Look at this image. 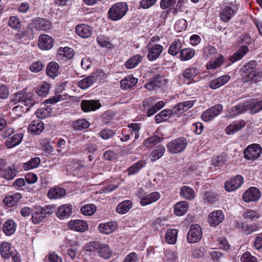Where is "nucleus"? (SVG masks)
<instances>
[{
    "label": "nucleus",
    "mask_w": 262,
    "mask_h": 262,
    "mask_svg": "<svg viewBox=\"0 0 262 262\" xmlns=\"http://www.w3.org/2000/svg\"><path fill=\"white\" fill-rule=\"evenodd\" d=\"M224 217V214L222 210L213 211L208 215V223L211 226L216 227L223 222Z\"/></svg>",
    "instance_id": "9"
},
{
    "label": "nucleus",
    "mask_w": 262,
    "mask_h": 262,
    "mask_svg": "<svg viewBox=\"0 0 262 262\" xmlns=\"http://www.w3.org/2000/svg\"><path fill=\"white\" fill-rule=\"evenodd\" d=\"M182 43L179 39H176L170 45L168 52L172 56H176L180 52H181Z\"/></svg>",
    "instance_id": "40"
},
{
    "label": "nucleus",
    "mask_w": 262,
    "mask_h": 262,
    "mask_svg": "<svg viewBox=\"0 0 262 262\" xmlns=\"http://www.w3.org/2000/svg\"><path fill=\"white\" fill-rule=\"evenodd\" d=\"M180 196L186 200L191 201L195 198V192L194 190L188 186H183L180 189Z\"/></svg>",
    "instance_id": "27"
},
{
    "label": "nucleus",
    "mask_w": 262,
    "mask_h": 262,
    "mask_svg": "<svg viewBox=\"0 0 262 262\" xmlns=\"http://www.w3.org/2000/svg\"><path fill=\"white\" fill-rule=\"evenodd\" d=\"M89 125V122L85 119L78 120L74 123V128L79 130L85 129L88 128Z\"/></svg>",
    "instance_id": "57"
},
{
    "label": "nucleus",
    "mask_w": 262,
    "mask_h": 262,
    "mask_svg": "<svg viewBox=\"0 0 262 262\" xmlns=\"http://www.w3.org/2000/svg\"><path fill=\"white\" fill-rule=\"evenodd\" d=\"M248 106V105L247 104H239L233 106L229 111V116L233 117L244 113L247 110Z\"/></svg>",
    "instance_id": "41"
},
{
    "label": "nucleus",
    "mask_w": 262,
    "mask_h": 262,
    "mask_svg": "<svg viewBox=\"0 0 262 262\" xmlns=\"http://www.w3.org/2000/svg\"><path fill=\"white\" fill-rule=\"evenodd\" d=\"M262 110V99L255 102L250 107V112L252 114H256Z\"/></svg>",
    "instance_id": "64"
},
{
    "label": "nucleus",
    "mask_w": 262,
    "mask_h": 262,
    "mask_svg": "<svg viewBox=\"0 0 262 262\" xmlns=\"http://www.w3.org/2000/svg\"><path fill=\"white\" fill-rule=\"evenodd\" d=\"M146 163L144 161H139L129 167L127 169L129 174H134L143 167Z\"/></svg>",
    "instance_id": "54"
},
{
    "label": "nucleus",
    "mask_w": 262,
    "mask_h": 262,
    "mask_svg": "<svg viewBox=\"0 0 262 262\" xmlns=\"http://www.w3.org/2000/svg\"><path fill=\"white\" fill-rule=\"evenodd\" d=\"M161 197L159 192L154 191L149 194H146L144 198H142L140 200V203L141 206H145L157 201Z\"/></svg>",
    "instance_id": "18"
},
{
    "label": "nucleus",
    "mask_w": 262,
    "mask_h": 262,
    "mask_svg": "<svg viewBox=\"0 0 262 262\" xmlns=\"http://www.w3.org/2000/svg\"><path fill=\"white\" fill-rule=\"evenodd\" d=\"M177 253L175 251H166L165 254V259L167 262H176L177 261Z\"/></svg>",
    "instance_id": "58"
},
{
    "label": "nucleus",
    "mask_w": 262,
    "mask_h": 262,
    "mask_svg": "<svg viewBox=\"0 0 262 262\" xmlns=\"http://www.w3.org/2000/svg\"><path fill=\"white\" fill-rule=\"evenodd\" d=\"M242 262H257V258L249 252L244 253L241 257Z\"/></svg>",
    "instance_id": "62"
},
{
    "label": "nucleus",
    "mask_w": 262,
    "mask_h": 262,
    "mask_svg": "<svg viewBox=\"0 0 262 262\" xmlns=\"http://www.w3.org/2000/svg\"><path fill=\"white\" fill-rule=\"evenodd\" d=\"M115 134V133L110 129H104L99 133L101 137L104 140H107L113 137Z\"/></svg>",
    "instance_id": "63"
},
{
    "label": "nucleus",
    "mask_w": 262,
    "mask_h": 262,
    "mask_svg": "<svg viewBox=\"0 0 262 262\" xmlns=\"http://www.w3.org/2000/svg\"><path fill=\"white\" fill-rule=\"evenodd\" d=\"M92 31V28L86 24H82L76 27V32L77 34L82 38H89L91 36Z\"/></svg>",
    "instance_id": "16"
},
{
    "label": "nucleus",
    "mask_w": 262,
    "mask_h": 262,
    "mask_svg": "<svg viewBox=\"0 0 262 262\" xmlns=\"http://www.w3.org/2000/svg\"><path fill=\"white\" fill-rule=\"evenodd\" d=\"M223 110V106L220 104H217L206 110L202 115V119L205 122L212 120L219 115Z\"/></svg>",
    "instance_id": "7"
},
{
    "label": "nucleus",
    "mask_w": 262,
    "mask_h": 262,
    "mask_svg": "<svg viewBox=\"0 0 262 262\" xmlns=\"http://www.w3.org/2000/svg\"><path fill=\"white\" fill-rule=\"evenodd\" d=\"M23 137V134H16L6 141L5 145L9 148H12L18 145L21 142Z\"/></svg>",
    "instance_id": "31"
},
{
    "label": "nucleus",
    "mask_w": 262,
    "mask_h": 262,
    "mask_svg": "<svg viewBox=\"0 0 262 262\" xmlns=\"http://www.w3.org/2000/svg\"><path fill=\"white\" fill-rule=\"evenodd\" d=\"M9 26L14 29H18L21 26V23L17 16H11L9 20Z\"/></svg>",
    "instance_id": "59"
},
{
    "label": "nucleus",
    "mask_w": 262,
    "mask_h": 262,
    "mask_svg": "<svg viewBox=\"0 0 262 262\" xmlns=\"http://www.w3.org/2000/svg\"><path fill=\"white\" fill-rule=\"evenodd\" d=\"M17 224L12 219H8L3 224L2 230L7 236H10L16 231Z\"/></svg>",
    "instance_id": "23"
},
{
    "label": "nucleus",
    "mask_w": 262,
    "mask_h": 262,
    "mask_svg": "<svg viewBox=\"0 0 262 262\" xmlns=\"http://www.w3.org/2000/svg\"><path fill=\"white\" fill-rule=\"evenodd\" d=\"M138 80L133 75H129L120 81V86L123 90L129 89L137 83Z\"/></svg>",
    "instance_id": "25"
},
{
    "label": "nucleus",
    "mask_w": 262,
    "mask_h": 262,
    "mask_svg": "<svg viewBox=\"0 0 262 262\" xmlns=\"http://www.w3.org/2000/svg\"><path fill=\"white\" fill-rule=\"evenodd\" d=\"M173 114H174L173 112V108L172 110L165 109L155 116V121L158 123L166 121L170 118Z\"/></svg>",
    "instance_id": "34"
},
{
    "label": "nucleus",
    "mask_w": 262,
    "mask_h": 262,
    "mask_svg": "<svg viewBox=\"0 0 262 262\" xmlns=\"http://www.w3.org/2000/svg\"><path fill=\"white\" fill-rule=\"evenodd\" d=\"M97 251L99 255L104 259L109 258L111 255L110 248L105 244L99 243L97 246Z\"/></svg>",
    "instance_id": "37"
},
{
    "label": "nucleus",
    "mask_w": 262,
    "mask_h": 262,
    "mask_svg": "<svg viewBox=\"0 0 262 262\" xmlns=\"http://www.w3.org/2000/svg\"><path fill=\"white\" fill-rule=\"evenodd\" d=\"M128 11V6L125 2L117 3L110 8L108 17L111 20L117 21L122 19Z\"/></svg>",
    "instance_id": "2"
},
{
    "label": "nucleus",
    "mask_w": 262,
    "mask_h": 262,
    "mask_svg": "<svg viewBox=\"0 0 262 262\" xmlns=\"http://www.w3.org/2000/svg\"><path fill=\"white\" fill-rule=\"evenodd\" d=\"M178 231L175 229L167 230L165 234V241L169 244H174L177 239Z\"/></svg>",
    "instance_id": "42"
},
{
    "label": "nucleus",
    "mask_w": 262,
    "mask_h": 262,
    "mask_svg": "<svg viewBox=\"0 0 262 262\" xmlns=\"http://www.w3.org/2000/svg\"><path fill=\"white\" fill-rule=\"evenodd\" d=\"M95 82L93 76L90 75L79 81L78 86L81 89L84 90L91 86Z\"/></svg>",
    "instance_id": "51"
},
{
    "label": "nucleus",
    "mask_w": 262,
    "mask_h": 262,
    "mask_svg": "<svg viewBox=\"0 0 262 262\" xmlns=\"http://www.w3.org/2000/svg\"><path fill=\"white\" fill-rule=\"evenodd\" d=\"M11 244L7 242H3L0 245V255L5 259H9L11 256Z\"/></svg>",
    "instance_id": "38"
},
{
    "label": "nucleus",
    "mask_w": 262,
    "mask_h": 262,
    "mask_svg": "<svg viewBox=\"0 0 262 262\" xmlns=\"http://www.w3.org/2000/svg\"><path fill=\"white\" fill-rule=\"evenodd\" d=\"M30 25L38 31H47L51 27V23L49 20L41 18L33 21Z\"/></svg>",
    "instance_id": "24"
},
{
    "label": "nucleus",
    "mask_w": 262,
    "mask_h": 262,
    "mask_svg": "<svg viewBox=\"0 0 262 262\" xmlns=\"http://www.w3.org/2000/svg\"><path fill=\"white\" fill-rule=\"evenodd\" d=\"M72 210L73 207L71 204L62 205L58 207L56 214L59 219L64 220L71 216Z\"/></svg>",
    "instance_id": "14"
},
{
    "label": "nucleus",
    "mask_w": 262,
    "mask_h": 262,
    "mask_svg": "<svg viewBox=\"0 0 262 262\" xmlns=\"http://www.w3.org/2000/svg\"><path fill=\"white\" fill-rule=\"evenodd\" d=\"M33 95V92L28 91V89L26 88L14 94L12 101L21 102L27 107L26 111H28L29 108L36 103Z\"/></svg>",
    "instance_id": "1"
},
{
    "label": "nucleus",
    "mask_w": 262,
    "mask_h": 262,
    "mask_svg": "<svg viewBox=\"0 0 262 262\" xmlns=\"http://www.w3.org/2000/svg\"><path fill=\"white\" fill-rule=\"evenodd\" d=\"M101 106L99 100H84L81 102V107L84 112L95 111Z\"/></svg>",
    "instance_id": "11"
},
{
    "label": "nucleus",
    "mask_w": 262,
    "mask_h": 262,
    "mask_svg": "<svg viewBox=\"0 0 262 262\" xmlns=\"http://www.w3.org/2000/svg\"><path fill=\"white\" fill-rule=\"evenodd\" d=\"M195 54V50L190 48H185L181 50L180 59L182 61L188 60L191 59Z\"/></svg>",
    "instance_id": "48"
},
{
    "label": "nucleus",
    "mask_w": 262,
    "mask_h": 262,
    "mask_svg": "<svg viewBox=\"0 0 262 262\" xmlns=\"http://www.w3.org/2000/svg\"><path fill=\"white\" fill-rule=\"evenodd\" d=\"M199 73V70L198 68L190 67L185 70L182 75L185 79L189 80H192Z\"/></svg>",
    "instance_id": "45"
},
{
    "label": "nucleus",
    "mask_w": 262,
    "mask_h": 262,
    "mask_svg": "<svg viewBox=\"0 0 262 262\" xmlns=\"http://www.w3.org/2000/svg\"><path fill=\"white\" fill-rule=\"evenodd\" d=\"M59 67L57 62H50L47 68V74L52 78L56 77L58 74Z\"/></svg>",
    "instance_id": "44"
},
{
    "label": "nucleus",
    "mask_w": 262,
    "mask_h": 262,
    "mask_svg": "<svg viewBox=\"0 0 262 262\" xmlns=\"http://www.w3.org/2000/svg\"><path fill=\"white\" fill-rule=\"evenodd\" d=\"M50 85L47 82H41L36 88V93L40 97H45L48 94Z\"/></svg>",
    "instance_id": "35"
},
{
    "label": "nucleus",
    "mask_w": 262,
    "mask_h": 262,
    "mask_svg": "<svg viewBox=\"0 0 262 262\" xmlns=\"http://www.w3.org/2000/svg\"><path fill=\"white\" fill-rule=\"evenodd\" d=\"M20 193L17 192L12 195L6 196L4 200V203L8 207H12L16 205L21 198Z\"/></svg>",
    "instance_id": "29"
},
{
    "label": "nucleus",
    "mask_w": 262,
    "mask_h": 262,
    "mask_svg": "<svg viewBox=\"0 0 262 262\" xmlns=\"http://www.w3.org/2000/svg\"><path fill=\"white\" fill-rule=\"evenodd\" d=\"M245 125L246 122L244 120L234 122L227 127L226 133L228 135H233L242 129Z\"/></svg>",
    "instance_id": "26"
},
{
    "label": "nucleus",
    "mask_w": 262,
    "mask_h": 262,
    "mask_svg": "<svg viewBox=\"0 0 262 262\" xmlns=\"http://www.w3.org/2000/svg\"><path fill=\"white\" fill-rule=\"evenodd\" d=\"M53 43V39L48 35L43 34L39 37L38 46L41 50H50L52 47Z\"/></svg>",
    "instance_id": "15"
},
{
    "label": "nucleus",
    "mask_w": 262,
    "mask_h": 262,
    "mask_svg": "<svg viewBox=\"0 0 262 262\" xmlns=\"http://www.w3.org/2000/svg\"><path fill=\"white\" fill-rule=\"evenodd\" d=\"M98 228L100 232L105 234H109L116 230L117 228V224L116 222H108L100 224Z\"/></svg>",
    "instance_id": "20"
},
{
    "label": "nucleus",
    "mask_w": 262,
    "mask_h": 262,
    "mask_svg": "<svg viewBox=\"0 0 262 262\" xmlns=\"http://www.w3.org/2000/svg\"><path fill=\"white\" fill-rule=\"evenodd\" d=\"M223 61V56L220 55L218 58L214 59L213 60L210 61L207 65L206 68L207 70L215 69L216 68L221 66Z\"/></svg>",
    "instance_id": "56"
},
{
    "label": "nucleus",
    "mask_w": 262,
    "mask_h": 262,
    "mask_svg": "<svg viewBox=\"0 0 262 262\" xmlns=\"http://www.w3.org/2000/svg\"><path fill=\"white\" fill-rule=\"evenodd\" d=\"M45 217V213L43 212L42 207L38 205L33 206V213L32 215V222L35 224H38L42 222Z\"/></svg>",
    "instance_id": "17"
},
{
    "label": "nucleus",
    "mask_w": 262,
    "mask_h": 262,
    "mask_svg": "<svg viewBox=\"0 0 262 262\" xmlns=\"http://www.w3.org/2000/svg\"><path fill=\"white\" fill-rule=\"evenodd\" d=\"M44 129V124L40 120L31 122L28 126V130L32 135H39Z\"/></svg>",
    "instance_id": "21"
},
{
    "label": "nucleus",
    "mask_w": 262,
    "mask_h": 262,
    "mask_svg": "<svg viewBox=\"0 0 262 262\" xmlns=\"http://www.w3.org/2000/svg\"><path fill=\"white\" fill-rule=\"evenodd\" d=\"M132 207V203L129 200L124 201L119 204L116 208V211L121 214L127 212Z\"/></svg>",
    "instance_id": "43"
},
{
    "label": "nucleus",
    "mask_w": 262,
    "mask_h": 262,
    "mask_svg": "<svg viewBox=\"0 0 262 262\" xmlns=\"http://www.w3.org/2000/svg\"><path fill=\"white\" fill-rule=\"evenodd\" d=\"M189 204L186 201H181L174 205V213L177 215L182 216L186 213Z\"/></svg>",
    "instance_id": "33"
},
{
    "label": "nucleus",
    "mask_w": 262,
    "mask_h": 262,
    "mask_svg": "<svg viewBox=\"0 0 262 262\" xmlns=\"http://www.w3.org/2000/svg\"><path fill=\"white\" fill-rule=\"evenodd\" d=\"M202 237V231L201 226L198 224L192 225L187 235L188 243L199 242Z\"/></svg>",
    "instance_id": "6"
},
{
    "label": "nucleus",
    "mask_w": 262,
    "mask_h": 262,
    "mask_svg": "<svg viewBox=\"0 0 262 262\" xmlns=\"http://www.w3.org/2000/svg\"><path fill=\"white\" fill-rule=\"evenodd\" d=\"M96 211V207L94 204H86L81 207V212L84 215L91 216L93 215Z\"/></svg>",
    "instance_id": "52"
},
{
    "label": "nucleus",
    "mask_w": 262,
    "mask_h": 262,
    "mask_svg": "<svg viewBox=\"0 0 262 262\" xmlns=\"http://www.w3.org/2000/svg\"><path fill=\"white\" fill-rule=\"evenodd\" d=\"M260 196V192L256 187H250L244 193L243 200L245 202H255L257 201Z\"/></svg>",
    "instance_id": "10"
},
{
    "label": "nucleus",
    "mask_w": 262,
    "mask_h": 262,
    "mask_svg": "<svg viewBox=\"0 0 262 262\" xmlns=\"http://www.w3.org/2000/svg\"><path fill=\"white\" fill-rule=\"evenodd\" d=\"M188 144L187 139L179 137L172 140L167 144V150L172 154H178L183 151Z\"/></svg>",
    "instance_id": "4"
},
{
    "label": "nucleus",
    "mask_w": 262,
    "mask_h": 262,
    "mask_svg": "<svg viewBox=\"0 0 262 262\" xmlns=\"http://www.w3.org/2000/svg\"><path fill=\"white\" fill-rule=\"evenodd\" d=\"M165 151V147L163 145L156 147L151 153V160L156 161L162 157Z\"/></svg>",
    "instance_id": "53"
},
{
    "label": "nucleus",
    "mask_w": 262,
    "mask_h": 262,
    "mask_svg": "<svg viewBox=\"0 0 262 262\" xmlns=\"http://www.w3.org/2000/svg\"><path fill=\"white\" fill-rule=\"evenodd\" d=\"M239 8V5L236 1L231 2L221 10L220 17L221 20L225 23L229 21L235 14Z\"/></svg>",
    "instance_id": "3"
},
{
    "label": "nucleus",
    "mask_w": 262,
    "mask_h": 262,
    "mask_svg": "<svg viewBox=\"0 0 262 262\" xmlns=\"http://www.w3.org/2000/svg\"><path fill=\"white\" fill-rule=\"evenodd\" d=\"M40 163V159L38 157L31 159L28 162H26L24 165V169L25 170H29L35 168L38 166Z\"/></svg>",
    "instance_id": "50"
},
{
    "label": "nucleus",
    "mask_w": 262,
    "mask_h": 262,
    "mask_svg": "<svg viewBox=\"0 0 262 262\" xmlns=\"http://www.w3.org/2000/svg\"><path fill=\"white\" fill-rule=\"evenodd\" d=\"M66 194V190L62 188H53L49 190L48 196L51 199H57L64 196Z\"/></svg>",
    "instance_id": "36"
},
{
    "label": "nucleus",
    "mask_w": 262,
    "mask_h": 262,
    "mask_svg": "<svg viewBox=\"0 0 262 262\" xmlns=\"http://www.w3.org/2000/svg\"><path fill=\"white\" fill-rule=\"evenodd\" d=\"M142 60V56L137 54L130 57L125 63V66L127 69L135 68Z\"/></svg>",
    "instance_id": "39"
},
{
    "label": "nucleus",
    "mask_w": 262,
    "mask_h": 262,
    "mask_svg": "<svg viewBox=\"0 0 262 262\" xmlns=\"http://www.w3.org/2000/svg\"><path fill=\"white\" fill-rule=\"evenodd\" d=\"M243 72L245 75L243 78V81L244 82H247L255 79V70L251 68L249 64L245 66L243 68Z\"/></svg>",
    "instance_id": "28"
},
{
    "label": "nucleus",
    "mask_w": 262,
    "mask_h": 262,
    "mask_svg": "<svg viewBox=\"0 0 262 262\" xmlns=\"http://www.w3.org/2000/svg\"><path fill=\"white\" fill-rule=\"evenodd\" d=\"M231 76L229 75H224L211 80L210 82V87L212 89H216L227 83L230 79Z\"/></svg>",
    "instance_id": "22"
},
{
    "label": "nucleus",
    "mask_w": 262,
    "mask_h": 262,
    "mask_svg": "<svg viewBox=\"0 0 262 262\" xmlns=\"http://www.w3.org/2000/svg\"><path fill=\"white\" fill-rule=\"evenodd\" d=\"M236 226L238 229H242L247 235L252 233L257 229V227L255 225H244V223L241 222H237Z\"/></svg>",
    "instance_id": "47"
},
{
    "label": "nucleus",
    "mask_w": 262,
    "mask_h": 262,
    "mask_svg": "<svg viewBox=\"0 0 262 262\" xmlns=\"http://www.w3.org/2000/svg\"><path fill=\"white\" fill-rule=\"evenodd\" d=\"M243 216L245 219L255 220L259 217V214L255 210L247 209L243 213Z\"/></svg>",
    "instance_id": "55"
},
{
    "label": "nucleus",
    "mask_w": 262,
    "mask_h": 262,
    "mask_svg": "<svg viewBox=\"0 0 262 262\" xmlns=\"http://www.w3.org/2000/svg\"><path fill=\"white\" fill-rule=\"evenodd\" d=\"M16 174L17 170L13 166L8 167L7 168L5 169L2 172L3 177L8 180L13 179L16 176Z\"/></svg>",
    "instance_id": "46"
},
{
    "label": "nucleus",
    "mask_w": 262,
    "mask_h": 262,
    "mask_svg": "<svg viewBox=\"0 0 262 262\" xmlns=\"http://www.w3.org/2000/svg\"><path fill=\"white\" fill-rule=\"evenodd\" d=\"M248 51L249 49L247 46H242L230 57V61L234 63L241 59Z\"/></svg>",
    "instance_id": "30"
},
{
    "label": "nucleus",
    "mask_w": 262,
    "mask_h": 262,
    "mask_svg": "<svg viewBox=\"0 0 262 262\" xmlns=\"http://www.w3.org/2000/svg\"><path fill=\"white\" fill-rule=\"evenodd\" d=\"M68 226L70 229L80 232L87 230L89 227L86 222L80 220L70 221Z\"/></svg>",
    "instance_id": "12"
},
{
    "label": "nucleus",
    "mask_w": 262,
    "mask_h": 262,
    "mask_svg": "<svg viewBox=\"0 0 262 262\" xmlns=\"http://www.w3.org/2000/svg\"><path fill=\"white\" fill-rule=\"evenodd\" d=\"M194 103V101L189 100L184 101L177 104L173 107V112L174 114H180L188 111L191 108Z\"/></svg>",
    "instance_id": "19"
},
{
    "label": "nucleus",
    "mask_w": 262,
    "mask_h": 262,
    "mask_svg": "<svg viewBox=\"0 0 262 262\" xmlns=\"http://www.w3.org/2000/svg\"><path fill=\"white\" fill-rule=\"evenodd\" d=\"M129 128V132L132 135H135V138L137 139L139 135L138 132L140 129V125L139 123H130L128 125Z\"/></svg>",
    "instance_id": "60"
},
{
    "label": "nucleus",
    "mask_w": 262,
    "mask_h": 262,
    "mask_svg": "<svg viewBox=\"0 0 262 262\" xmlns=\"http://www.w3.org/2000/svg\"><path fill=\"white\" fill-rule=\"evenodd\" d=\"M244 179L241 175H237L230 179L225 184V188L228 191H232L238 188L243 183Z\"/></svg>",
    "instance_id": "8"
},
{
    "label": "nucleus",
    "mask_w": 262,
    "mask_h": 262,
    "mask_svg": "<svg viewBox=\"0 0 262 262\" xmlns=\"http://www.w3.org/2000/svg\"><path fill=\"white\" fill-rule=\"evenodd\" d=\"M160 138L158 136H152L145 140L144 144L146 147H150L157 144Z\"/></svg>",
    "instance_id": "61"
},
{
    "label": "nucleus",
    "mask_w": 262,
    "mask_h": 262,
    "mask_svg": "<svg viewBox=\"0 0 262 262\" xmlns=\"http://www.w3.org/2000/svg\"><path fill=\"white\" fill-rule=\"evenodd\" d=\"M261 152V148L259 144H252L245 148L244 158L248 160H255L260 157Z\"/></svg>",
    "instance_id": "5"
},
{
    "label": "nucleus",
    "mask_w": 262,
    "mask_h": 262,
    "mask_svg": "<svg viewBox=\"0 0 262 262\" xmlns=\"http://www.w3.org/2000/svg\"><path fill=\"white\" fill-rule=\"evenodd\" d=\"M18 32L15 34V37L17 39H25V40H30L32 38V35L29 33V30L32 31V27L29 25L26 28L18 29Z\"/></svg>",
    "instance_id": "32"
},
{
    "label": "nucleus",
    "mask_w": 262,
    "mask_h": 262,
    "mask_svg": "<svg viewBox=\"0 0 262 262\" xmlns=\"http://www.w3.org/2000/svg\"><path fill=\"white\" fill-rule=\"evenodd\" d=\"M164 50L163 46L159 44H155L148 49L147 59L150 61H153L158 59Z\"/></svg>",
    "instance_id": "13"
},
{
    "label": "nucleus",
    "mask_w": 262,
    "mask_h": 262,
    "mask_svg": "<svg viewBox=\"0 0 262 262\" xmlns=\"http://www.w3.org/2000/svg\"><path fill=\"white\" fill-rule=\"evenodd\" d=\"M52 108L50 106L42 107L38 108L35 112L37 117L43 119L49 116L51 113Z\"/></svg>",
    "instance_id": "49"
}]
</instances>
